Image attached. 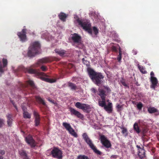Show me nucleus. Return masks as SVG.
<instances>
[{"instance_id":"f257e3e1","label":"nucleus","mask_w":159,"mask_h":159,"mask_svg":"<svg viewBox=\"0 0 159 159\" xmlns=\"http://www.w3.org/2000/svg\"><path fill=\"white\" fill-rule=\"evenodd\" d=\"M74 22L75 24H78L92 37H96L98 33V30L96 27L91 29V24L88 20H85L79 18L76 15L74 16Z\"/></svg>"},{"instance_id":"f03ea898","label":"nucleus","mask_w":159,"mask_h":159,"mask_svg":"<svg viewBox=\"0 0 159 159\" xmlns=\"http://www.w3.org/2000/svg\"><path fill=\"white\" fill-rule=\"evenodd\" d=\"M18 70L22 71L25 73L35 74L42 80L50 83H54L56 81L55 80L49 78L48 76L44 73L35 70L31 68V67L25 68L23 66H20L18 67Z\"/></svg>"},{"instance_id":"7ed1b4c3","label":"nucleus","mask_w":159,"mask_h":159,"mask_svg":"<svg viewBox=\"0 0 159 159\" xmlns=\"http://www.w3.org/2000/svg\"><path fill=\"white\" fill-rule=\"evenodd\" d=\"M88 71L90 77L96 84L99 85L101 83L102 80L104 78L101 73H97L93 69L89 68Z\"/></svg>"},{"instance_id":"20e7f679","label":"nucleus","mask_w":159,"mask_h":159,"mask_svg":"<svg viewBox=\"0 0 159 159\" xmlns=\"http://www.w3.org/2000/svg\"><path fill=\"white\" fill-rule=\"evenodd\" d=\"M40 47L39 42L35 41L31 43L28 48L27 55L30 57H33L38 54Z\"/></svg>"},{"instance_id":"39448f33","label":"nucleus","mask_w":159,"mask_h":159,"mask_svg":"<svg viewBox=\"0 0 159 159\" xmlns=\"http://www.w3.org/2000/svg\"><path fill=\"white\" fill-rule=\"evenodd\" d=\"M82 137L86 143L89 145V146L94 152L98 155H101L102 152L98 150L94 145L91 140L88 137L86 133H83L82 134Z\"/></svg>"},{"instance_id":"423d86ee","label":"nucleus","mask_w":159,"mask_h":159,"mask_svg":"<svg viewBox=\"0 0 159 159\" xmlns=\"http://www.w3.org/2000/svg\"><path fill=\"white\" fill-rule=\"evenodd\" d=\"M98 94L100 96L102 100H99L98 101V105L100 106L104 107L106 105L105 98L107 95L105 93V91L103 89L100 88L98 89Z\"/></svg>"},{"instance_id":"0eeeda50","label":"nucleus","mask_w":159,"mask_h":159,"mask_svg":"<svg viewBox=\"0 0 159 159\" xmlns=\"http://www.w3.org/2000/svg\"><path fill=\"white\" fill-rule=\"evenodd\" d=\"M51 154L53 157L57 159H61L63 157L62 151L57 148H53L51 152Z\"/></svg>"},{"instance_id":"6e6552de","label":"nucleus","mask_w":159,"mask_h":159,"mask_svg":"<svg viewBox=\"0 0 159 159\" xmlns=\"http://www.w3.org/2000/svg\"><path fill=\"white\" fill-rule=\"evenodd\" d=\"M72 40L75 43L78 44L79 46L78 48H81L82 47L83 45L81 42V37L78 34L75 33L72 34L71 36Z\"/></svg>"},{"instance_id":"1a4fd4ad","label":"nucleus","mask_w":159,"mask_h":159,"mask_svg":"<svg viewBox=\"0 0 159 159\" xmlns=\"http://www.w3.org/2000/svg\"><path fill=\"white\" fill-rule=\"evenodd\" d=\"M62 125L68 131L70 134L75 137L76 138L78 137L77 133L75 131L69 124L65 122L63 123Z\"/></svg>"},{"instance_id":"9d476101","label":"nucleus","mask_w":159,"mask_h":159,"mask_svg":"<svg viewBox=\"0 0 159 159\" xmlns=\"http://www.w3.org/2000/svg\"><path fill=\"white\" fill-rule=\"evenodd\" d=\"M26 34V30L25 29H23L21 32L17 33V34L20 41L22 42H25L27 40Z\"/></svg>"},{"instance_id":"9b49d317","label":"nucleus","mask_w":159,"mask_h":159,"mask_svg":"<svg viewBox=\"0 0 159 159\" xmlns=\"http://www.w3.org/2000/svg\"><path fill=\"white\" fill-rule=\"evenodd\" d=\"M25 139L26 143L31 147H34L35 146V142L31 135H29L25 137Z\"/></svg>"},{"instance_id":"f8f14e48","label":"nucleus","mask_w":159,"mask_h":159,"mask_svg":"<svg viewBox=\"0 0 159 159\" xmlns=\"http://www.w3.org/2000/svg\"><path fill=\"white\" fill-rule=\"evenodd\" d=\"M100 139L102 143L105 147L107 148L111 147V145L110 141L104 135L101 136Z\"/></svg>"},{"instance_id":"ddd939ff","label":"nucleus","mask_w":159,"mask_h":159,"mask_svg":"<svg viewBox=\"0 0 159 159\" xmlns=\"http://www.w3.org/2000/svg\"><path fill=\"white\" fill-rule=\"evenodd\" d=\"M70 110L72 115H74L77 117L78 118L83 119L84 118L83 115L80 113L79 111H76L75 109L72 108H70Z\"/></svg>"},{"instance_id":"4468645a","label":"nucleus","mask_w":159,"mask_h":159,"mask_svg":"<svg viewBox=\"0 0 159 159\" xmlns=\"http://www.w3.org/2000/svg\"><path fill=\"white\" fill-rule=\"evenodd\" d=\"M48 59L47 58H44L40 59L35 64L32 66L31 67H37L43 64L48 62Z\"/></svg>"},{"instance_id":"2eb2a0df","label":"nucleus","mask_w":159,"mask_h":159,"mask_svg":"<svg viewBox=\"0 0 159 159\" xmlns=\"http://www.w3.org/2000/svg\"><path fill=\"white\" fill-rule=\"evenodd\" d=\"M3 65H2V61H0V72L3 73L4 71V68L7 65V60L6 58L2 59Z\"/></svg>"},{"instance_id":"dca6fc26","label":"nucleus","mask_w":159,"mask_h":159,"mask_svg":"<svg viewBox=\"0 0 159 159\" xmlns=\"http://www.w3.org/2000/svg\"><path fill=\"white\" fill-rule=\"evenodd\" d=\"M150 80L151 83V84L150 86L151 88L155 90V88L158 83V80L156 77L150 78Z\"/></svg>"},{"instance_id":"f3484780","label":"nucleus","mask_w":159,"mask_h":159,"mask_svg":"<svg viewBox=\"0 0 159 159\" xmlns=\"http://www.w3.org/2000/svg\"><path fill=\"white\" fill-rule=\"evenodd\" d=\"M34 117L35 126H38L40 124V118L38 113L36 111H34Z\"/></svg>"},{"instance_id":"a211bd4d","label":"nucleus","mask_w":159,"mask_h":159,"mask_svg":"<svg viewBox=\"0 0 159 159\" xmlns=\"http://www.w3.org/2000/svg\"><path fill=\"white\" fill-rule=\"evenodd\" d=\"M42 38L45 39L48 41L52 40V37L47 32H45L42 34Z\"/></svg>"},{"instance_id":"6ab92c4d","label":"nucleus","mask_w":159,"mask_h":159,"mask_svg":"<svg viewBox=\"0 0 159 159\" xmlns=\"http://www.w3.org/2000/svg\"><path fill=\"white\" fill-rule=\"evenodd\" d=\"M112 103L109 102L107 105H105L104 108L109 113H111L112 111Z\"/></svg>"},{"instance_id":"aec40b11","label":"nucleus","mask_w":159,"mask_h":159,"mask_svg":"<svg viewBox=\"0 0 159 159\" xmlns=\"http://www.w3.org/2000/svg\"><path fill=\"white\" fill-rule=\"evenodd\" d=\"M138 154L140 158L142 159L144 158L145 156V150L143 149L140 148L139 149Z\"/></svg>"},{"instance_id":"412c9836","label":"nucleus","mask_w":159,"mask_h":159,"mask_svg":"<svg viewBox=\"0 0 159 159\" xmlns=\"http://www.w3.org/2000/svg\"><path fill=\"white\" fill-rule=\"evenodd\" d=\"M55 52L61 56H65L66 55V51L61 49H56Z\"/></svg>"},{"instance_id":"4be33fe9","label":"nucleus","mask_w":159,"mask_h":159,"mask_svg":"<svg viewBox=\"0 0 159 159\" xmlns=\"http://www.w3.org/2000/svg\"><path fill=\"white\" fill-rule=\"evenodd\" d=\"M7 119V123L9 126H11L12 124V122L13 121L12 119V116L9 114H8L6 116Z\"/></svg>"},{"instance_id":"5701e85b","label":"nucleus","mask_w":159,"mask_h":159,"mask_svg":"<svg viewBox=\"0 0 159 159\" xmlns=\"http://www.w3.org/2000/svg\"><path fill=\"white\" fill-rule=\"evenodd\" d=\"M99 17L100 16L98 14L96 13H93L91 16V18L93 20H95V21H98Z\"/></svg>"},{"instance_id":"b1692460","label":"nucleus","mask_w":159,"mask_h":159,"mask_svg":"<svg viewBox=\"0 0 159 159\" xmlns=\"http://www.w3.org/2000/svg\"><path fill=\"white\" fill-rule=\"evenodd\" d=\"M67 16V15L62 12H61L59 15V18L63 21H65Z\"/></svg>"},{"instance_id":"393cba45","label":"nucleus","mask_w":159,"mask_h":159,"mask_svg":"<svg viewBox=\"0 0 159 159\" xmlns=\"http://www.w3.org/2000/svg\"><path fill=\"white\" fill-rule=\"evenodd\" d=\"M137 66H138L139 69L141 73L143 74H145L147 73V71L145 70V68L142 66H140L138 62H137Z\"/></svg>"},{"instance_id":"a878e982","label":"nucleus","mask_w":159,"mask_h":159,"mask_svg":"<svg viewBox=\"0 0 159 159\" xmlns=\"http://www.w3.org/2000/svg\"><path fill=\"white\" fill-rule=\"evenodd\" d=\"M148 112L150 113H152L157 112V109L153 107H149L148 108Z\"/></svg>"},{"instance_id":"bb28decb","label":"nucleus","mask_w":159,"mask_h":159,"mask_svg":"<svg viewBox=\"0 0 159 159\" xmlns=\"http://www.w3.org/2000/svg\"><path fill=\"white\" fill-rule=\"evenodd\" d=\"M90 106L87 104H83L82 110L86 111L90 108Z\"/></svg>"},{"instance_id":"cd10ccee","label":"nucleus","mask_w":159,"mask_h":159,"mask_svg":"<svg viewBox=\"0 0 159 159\" xmlns=\"http://www.w3.org/2000/svg\"><path fill=\"white\" fill-rule=\"evenodd\" d=\"M37 100L39 103L42 104L44 105H45V103L44 100L39 96H37L36 98Z\"/></svg>"},{"instance_id":"c85d7f7f","label":"nucleus","mask_w":159,"mask_h":159,"mask_svg":"<svg viewBox=\"0 0 159 159\" xmlns=\"http://www.w3.org/2000/svg\"><path fill=\"white\" fill-rule=\"evenodd\" d=\"M122 133L125 137H126L128 135L127 130L126 128L122 127L121 128Z\"/></svg>"},{"instance_id":"c756f323","label":"nucleus","mask_w":159,"mask_h":159,"mask_svg":"<svg viewBox=\"0 0 159 159\" xmlns=\"http://www.w3.org/2000/svg\"><path fill=\"white\" fill-rule=\"evenodd\" d=\"M134 130L137 133H139L140 132V130L139 129L137 123H135L134 124Z\"/></svg>"},{"instance_id":"7c9ffc66","label":"nucleus","mask_w":159,"mask_h":159,"mask_svg":"<svg viewBox=\"0 0 159 159\" xmlns=\"http://www.w3.org/2000/svg\"><path fill=\"white\" fill-rule=\"evenodd\" d=\"M83 104V103L78 102L75 103V106L77 108L82 109Z\"/></svg>"},{"instance_id":"2f4dec72","label":"nucleus","mask_w":159,"mask_h":159,"mask_svg":"<svg viewBox=\"0 0 159 159\" xmlns=\"http://www.w3.org/2000/svg\"><path fill=\"white\" fill-rule=\"evenodd\" d=\"M19 152L20 155L25 157L26 158H27V154L25 151L23 150H20Z\"/></svg>"},{"instance_id":"473e14b6","label":"nucleus","mask_w":159,"mask_h":159,"mask_svg":"<svg viewBox=\"0 0 159 159\" xmlns=\"http://www.w3.org/2000/svg\"><path fill=\"white\" fill-rule=\"evenodd\" d=\"M23 116L25 118H30L31 117L30 115L26 111L24 112Z\"/></svg>"},{"instance_id":"72a5a7b5","label":"nucleus","mask_w":159,"mask_h":159,"mask_svg":"<svg viewBox=\"0 0 159 159\" xmlns=\"http://www.w3.org/2000/svg\"><path fill=\"white\" fill-rule=\"evenodd\" d=\"M119 54L118 55V57H117V59L118 61L120 62V61L121 60V59L122 54H121V48L120 47H119Z\"/></svg>"},{"instance_id":"f704fd0d","label":"nucleus","mask_w":159,"mask_h":159,"mask_svg":"<svg viewBox=\"0 0 159 159\" xmlns=\"http://www.w3.org/2000/svg\"><path fill=\"white\" fill-rule=\"evenodd\" d=\"M77 159H89L88 157L85 155H79L78 156Z\"/></svg>"},{"instance_id":"c9c22d12","label":"nucleus","mask_w":159,"mask_h":159,"mask_svg":"<svg viewBox=\"0 0 159 159\" xmlns=\"http://www.w3.org/2000/svg\"><path fill=\"white\" fill-rule=\"evenodd\" d=\"M69 86L72 89H75L76 88V86L73 84L69 83L68 84Z\"/></svg>"},{"instance_id":"e433bc0d","label":"nucleus","mask_w":159,"mask_h":159,"mask_svg":"<svg viewBox=\"0 0 159 159\" xmlns=\"http://www.w3.org/2000/svg\"><path fill=\"white\" fill-rule=\"evenodd\" d=\"M28 84L33 88H35V86L33 81L31 80H29L28 81Z\"/></svg>"},{"instance_id":"4c0bfd02","label":"nucleus","mask_w":159,"mask_h":159,"mask_svg":"<svg viewBox=\"0 0 159 159\" xmlns=\"http://www.w3.org/2000/svg\"><path fill=\"white\" fill-rule=\"evenodd\" d=\"M5 152L4 150L0 149V159H3V157L2 155L5 154Z\"/></svg>"},{"instance_id":"58836bf2","label":"nucleus","mask_w":159,"mask_h":159,"mask_svg":"<svg viewBox=\"0 0 159 159\" xmlns=\"http://www.w3.org/2000/svg\"><path fill=\"white\" fill-rule=\"evenodd\" d=\"M143 107V104L141 102H139L137 105V107L139 110H141Z\"/></svg>"},{"instance_id":"ea45409f","label":"nucleus","mask_w":159,"mask_h":159,"mask_svg":"<svg viewBox=\"0 0 159 159\" xmlns=\"http://www.w3.org/2000/svg\"><path fill=\"white\" fill-rule=\"evenodd\" d=\"M82 61L84 64L86 65L87 66H89V62L86 60H85L84 58L82 59Z\"/></svg>"},{"instance_id":"a19ab883","label":"nucleus","mask_w":159,"mask_h":159,"mask_svg":"<svg viewBox=\"0 0 159 159\" xmlns=\"http://www.w3.org/2000/svg\"><path fill=\"white\" fill-rule=\"evenodd\" d=\"M41 69L43 71H45L47 70V68L44 66H42L41 67Z\"/></svg>"},{"instance_id":"79ce46f5","label":"nucleus","mask_w":159,"mask_h":159,"mask_svg":"<svg viewBox=\"0 0 159 159\" xmlns=\"http://www.w3.org/2000/svg\"><path fill=\"white\" fill-rule=\"evenodd\" d=\"M4 120L0 118V127H2L3 124Z\"/></svg>"},{"instance_id":"37998d69","label":"nucleus","mask_w":159,"mask_h":159,"mask_svg":"<svg viewBox=\"0 0 159 159\" xmlns=\"http://www.w3.org/2000/svg\"><path fill=\"white\" fill-rule=\"evenodd\" d=\"M21 107H22V108L23 111H24V112L25 111H26V109H27V108H26V106H24V105H22L21 106Z\"/></svg>"},{"instance_id":"c03bdc74","label":"nucleus","mask_w":159,"mask_h":159,"mask_svg":"<svg viewBox=\"0 0 159 159\" xmlns=\"http://www.w3.org/2000/svg\"><path fill=\"white\" fill-rule=\"evenodd\" d=\"M153 71H152L150 73V78L155 77Z\"/></svg>"},{"instance_id":"a18cd8bd","label":"nucleus","mask_w":159,"mask_h":159,"mask_svg":"<svg viewBox=\"0 0 159 159\" xmlns=\"http://www.w3.org/2000/svg\"><path fill=\"white\" fill-rule=\"evenodd\" d=\"M112 50L114 52H116L117 51V49L116 47L114 46H112Z\"/></svg>"},{"instance_id":"49530a36","label":"nucleus","mask_w":159,"mask_h":159,"mask_svg":"<svg viewBox=\"0 0 159 159\" xmlns=\"http://www.w3.org/2000/svg\"><path fill=\"white\" fill-rule=\"evenodd\" d=\"M91 91L93 93H96V90L94 88H92L91 89Z\"/></svg>"},{"instance_id":"de8ad7c7","label":"nucleus","mask_w":159,"mask_h":159,"mask_svg":"<svg viewBox=\"0 0 159 159\" xmlns=\"http://www.w3.org/2000/svg\"><path fill=\"white\" fill-rule=\"evenodd\" d=\"M11 102L12 103V104H13V105L14 106V107L17 110V111L18 110H17V108L16 106V105L13 102V101H11Z\"/></svg>"},{"instance_id":"09e8293b","label":"nucleus","mask_w":159,"mask_h":159,"mask_svg":"<svg viewBox=\"0 0 159 159\" xmlns=\"http://www.w3.org/2000/svg\"><path fill=\"white\" fill-rule=\"evenodd\" d=\"M122 84V85H123L125 87H127V85L126 84V83L125 82H121Z\"/></svg>"},{"instance_id":"8fccbe9b","label":"nucleus","mask_w":159,"mask_h":159,"mask_svg":"<svg viewBox=\"0 0 159 159\" xmlns=\"http://www.w3.org/2000/svg\"><path fill=\"white\" fill-rule=\"evenodd\" d=\"M132 53L134 55H136L137 53V52L135 50H133L132 51Z\"/></svg>"},{"instance_id":"3c124183","label":"nucleus","mask_w":159,"mask_h":159,"mask_svg":"<svg viewBox=\"0 0 159 159\" xmlns=\"http://www.w3.org/2000/svg\"><path fill=\"white\" fill-rule=\"evenodd\" d=\"M117 108L120 109L121 107V106L120 105H118L117 106Z\"/></svg>"},{"instance_id":"603ef678","label":"nucleus","mask_w":159,"mask_h":159,"mask_svg":"<svg viewBox=\"0 0 159 159\" xmlns=\"http://www.w3.org/2000/svg\"><path fill=\"white\" fill-rule=\"evenodd\" d=\"M106 89L107 90V92H110L111 91L110 89L108 87H106Z\"/></svg>"},{"instance_id":"864d4df0","label":"nucleus","mask_w":159,"mask_h":159,"mask_svg":"<svg viewBox=\"0 0 159 159\" xmlns=\"http://www.w3.org/2000/svg\"><path fill=\"white\" fill-rule=\"evenodd\" d=\"M48 100L50 101V102H52V103H54V102H53V101H52V100H50V99H48Z\"/></svg>"},{"instance_id":"5fc2aeb1","label":"nucleus","mask_w":159,"mask_h":159,"mask_svg":"<svg viewBox=\"0 0 159 159\" xmlns=\"http://www.w3.org/2000/svg\"><path fill=\"white\" fill-rule=\"evenodd\" d=\"M111 157H113L114 158H116V156H111Z\"/></svg>"},{"instance_id":"6e6d98bb","label":"nucleus","mask_w":159,"mask_h":159,"mask_svg":"<svg viewBox=\"0 0 159 159\" xmlns=\"http://www.w3.org/2000/svg\"><path fill=\"white\" fill-rule=\"evenodd\" d=\"M137 147L138 148V150H139V148H140L139 146H138V145H137Z\"/></svg>"},{"instance_id":"4d7b16f0","label":"nucleus","mask_w":159,"mask_h":159,"mask_svg":"<svg viewBox=\"0 0 159 159\" xmlns=\"http://www.w3.org/2000/svg\"><path fill=\"white\" fill-rule=\"evenodd\" d=\"M115 36L117 37V35L116 34H115Z\"/></svg>"},{"instance_id":"13d9d810","label":"nucleus","mask_w":159,"mask_h":159,"mask_svg":"<svg viewBox=\"0 0 159 159\" xmlns=\"http://www.w3.org/2000/svg\"><path fill=\"white\" fill-rule=\"evenodd\" d=\"M0 76H1V74H0Z\"/></svg>"}]
</instances>
